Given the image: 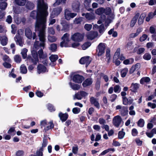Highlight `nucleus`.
<instances>
[{"instance_id":"nucleus-1","label":"nucleus","mask_w":156,"mask_h":156,"mask_svg":"<svg viewBox=\"0 0 156 156\" xmlns=\"http://www.w3.org/2000/svg\"><path fill=\"white\" fill-rule=\"evenodd\" d=\"M44 2V0H37V12L33 11L30 14V16L33 19L37 17L35 25L36 31L46 28L48 7Z\"/></svg>"},{"instance_id":"nucleus-2","label":"nucleus","mask_w":156,"mask_h":156,"mask_svg":"<svg viewBox=\"0 0 156 156\" xmlns=\"http://www.w3.org/2000/svg\"><path fill=\"white\" fill-rule=\"evenodd\" d=\"M45 30V29H40L38 30L39 31L38 36L41 42H39V41H36L34 43L32 50H34L36 51L39 49L40 47H42L43 48H44L45 46V42L46 41Z\"/></svg>"},{"instance_id":"nucleus-3","label":"nucleus","mask_w":156,"mask_h":156,"mask_svg":"<svg viewBox=\"0 0 156 156\" xmlns=\"http://www.w3.org/2000/svg\"><path fill=\"white\" fill-rule=\"evenodd\" d=\"M31 53L32 56H28L27 57V60L31 61L34 64L36 65L39 60L37 52L34 50H31Z\"/></svg>"},{"instance_id":"nucleus-4","label":"nucleus","mask_w":156,"mask_h":156,"mask_svg":"<svg viewBox=\"0 0 156 156\" xmlns=\"http://www.w3.org/2000/svg\"><path fill=\"white\" fill-rule=\"evenodd\" d=\"M18 35H16L14 37V40L16 43V44H19L21 46H23V42L20 36V35H22L23 34V31L22 30L20 29L18 30Z\"/></svg>"},{"instance_id":"nucleus-5","label":"nucleus","mask_w":156,"mask_h":156,"mask_svg":"<svg viewBox=\"0 0 156 156\" xmlns=\"http://www.w3.org/2000/svg\"><path fill=\"white\" fill-rule=\"evenodd\" d=\"M84 36V34H83L76 33L71 36V38L74 41L80 42L83 40Z\"/></svg>"},{"instance_id":"nucleus-6","label":"nucleus","mask_w":156,"mask_h":156,"mask_svg":"<svg viewBox=\"0 0 156 156\" xmlns=\"http://www.w3.org/2000/svg\"><path fill=\"white\" fill-rule=\"evenodd\" d=\"M69 34L66 33L64 34L62 37V41L60 43V46L62 47H67V43L69 41Z\"/></svg>"},{"instance_id":"nucleus-7","label":"nucleus","mask_w":156,"mask_h":156,"mask_svg":"<svg viewBox=\"0 0 156 156\" xmlns=\"http://www.w3.org/2000/svg\"><path fill=\"white\" fill-rule=\"evenodd\" d=\"M105 47V44L104 43H101L99 44L97 48L98 56H101L104 53Z\"/></svg>"},{"instance_id":"nucleus-8","label":"nucleus","mask_w":156,"mask_h":156,"mask_svg":"<svg viewBox=\"0 0 156 156\" xmlns=\"http://www.w3.org/2000/svg\"><path fill=\"white\" fill-rule=\"evenodd\" d=\"M25 35L26 37L29 39H31L32 37L33 39H34L36 37L35 33H32L31 30L29 28H26L25 30Z\"/></svg>"},{"instance_id":"nucleus-9","label":"nucleus","mask_w":156,"mask_h":156,"mask_svg":"<svg viewBox=\"0 0 156 156\" xmlns=\"http://www.w3.org/2000/svg\"><path fill=\"white\" fill-rule=\"evenodd\" d=\"M77 16V13H72L68 9H66L65 11V17L67 20H69Z\"/></svg>"},{"instance_id":"nucleus-10","label":"nucleus","mask_w":156,"mask_h":156,"mask_svg":"<svg viewBox=\"0 0 156 156\" xmlns=\"http://www.w3.org/2000/svg\"><path fill=\"white\" fill-rule=\"evenodd\" d=\"M91 61V59L90 57L87 56L82 58L80 60V62L82 64H86V66L87 67L90 64Z\"/></svg>"},{"instance_id":"nucleus-11","label":"nucleus","mask_w":156,"mask_h":156,"mask_svg":"<svg viewBox=\"0 0 156 156\" xmlns=\"http://www.w3.org/2000/svg\"><path fill=\"white\" fill-rule=\"evenodd\" d=\"M88 93L83 91H81L76 94L74 97V99L76 98L78 100H81L83 97L87 96Z\"/></svg>"},{"instance_id":"nucleus-12","label":"nucleus","mask_w":156,"mask_h":156,"mask_svg":"<svg viewBox=\"0 0 156 156\" xmlns=\"http://www.w3.org/2000/svg\"><path fill=\"white\" fill-rule=\"evenodd\" d=\"M113 123L116 127H118L122 121L121 117L119 115H117L114 117L113 119Z\"/></svg>"},{"instance_id":"nucleus-13","label":"nucleus","mask_w":156,"mask_h":156,"mask_svg":"<svg viewBox=\"0 0 156 156\" xmlns=\"http://www.w3.org/2000/svg\"><path fill=\"white\" fill-rule=\"evenodd\" d=\"M47 144V141L46 139H44L41 147L40 148L39 150L37 152V156H42L43 148L46 146Z\"/></svg>"},{"instance_id":"nucleus-14","label":"nucleus","mask_w":156,"mask_h":156,"mask_svg":"<svg viewBox=\"0 0 156 156\" xmlns=\"http://www.w3.org/2000/svg\"><path fill=\"white\" fill-rule=\"evenodd\" d=\"M84 80V77L81 76L77 74L74 75L73 77V81L76 83H81Z\"/></svg>"},{"instance_id":"nucleus-15","label":"nucleus","mask_w":156,"mask_h":156,"mask_svg":"<svg viewBox=\"0 0 156 156\" xmlns=\"http://www.w3.org/2000/svg\"><path fill=\"white\" fill-rule=\"evenodd\" d=\"M84 15H85L86 19L88 20H94L95 18L94 13L93 12H87L85 14H82V16H84Z\"/></svg>"},{"instance_id":"nucleus-16","label":"nucleus","mask_w":156,"mask_h":156,"mask_svg":"<svg viewBox=\"0 0 156 156\" xmlns=\"http://www.w3.org/2000/svg\"><path fill=\"white\" fill-rule=\"evenodd\" d=\"M98 36V33L97 32L92 31L87 35V37L88 39L90 40H93Z\"/></svg>"},{"instance_id":"nucleus-17","label":"nucleus","mask_w":156,"mask_h":156,"mask_svg":"<svg viewBox=\"0 0 156 156\" xmlns=\"http://www.w3.org/2000/svg\"><path fill=\"white\" fill-rule=\"evenodd\" d=\"M62 9L61 7L55 8L53 9L51 15L54 17L58 16L62 11Z\"/></svg>"},{"instance_id":"nucleus-18","label":"nucleus","mask_w":156,"mask_h":156,"mask_svg":"<svg viewBox=\"0 0 156 156\" xmlns=\"http://www.w3.org/2000/svg\"><path fill=\"white\" fill-rule=\"evenodd\" d=\"M90 102L91 104L93 105L97 108H99L100 107V104L98 102V99H97L94 97H91L90 99Z\"/></svg>"},{"instance_id":"nucleus-19","label":"nucleus","mask_w":156,"mask_h":156,"mask_svg":"<svg viewBox=\"0 0 156 156\" xmlns=\"http://www.w3.org/2000/svg\"><path fill=\"white\" fill-rule=\"evenodd\" d=\"M46 67L42 65H39L37 67V72L39 74L47 72Z\"/></svg>"},{"instance_id":"nucleus-20","label":"nucleus","mask_w":156,"mask_h":156,"mask_svg":"<svg viewBox=\"0 0 156 156\" xmlns=\"http://www.w3.org/2000/svg\"><path fill=\"white\" fill-rule=\"evenodd\" d=\"M140 85L138 83H132L130 87V90L132 92H136L139 88Z\"/></svg>"},{"instance_id":"nucleus-21","label":"nucleus","mask_w":156,"mask_h":156,"mask_svg":"<svg viewBox=\"0 0 156 156\" xmlns=\"http://www.w3.org/2000/svg\"><path fill=\"white\" fill-rule=\"evenodd\" d=\"M139 15L140 14L138 13H137L136 14L135 16L133 18L131 21L130 23V27H133L135 25Z\"/></svg>"},{"instance_id":"nucleus-22","label":"nucleus","mask_w":156,"mask_h":156,"mask_svg":"<svg viewBox=\"0 0 156 156\" xmlns=\"http://www.w3.org/2000/svg\"><path fill=\"white\" fill-rule=\"evenodd\" d=\"M140 64L139 63H137L135 65H133L129 70V73H133L135 70H138L140 68Z\"/></svg>"},{"instance_id":"nucleus-23","label":"nucleus","mask_w":156,"mask_h":156,"mask_svg":"<svg viewBox=\"0 0 156 156\" xmlns=\"http://www.w3.org/2000/svg\"><path fill=\"white\" fill-rule=\"evenodd\" d=\"M58 57L57 55H52L49 57V59L52 62H53L52 63L50 64V65L51 66H54L55 65V64L54 63L55 62L58 58Z\"/></svg>"},{"instance_id":"nucleus-24","label":"nucleus","mask_w":156,"mask_h":156,"mask_svg":"<svg viewBox=\"0 0 156 156\" xmlns=\"http://www.w3.org/2000/svg\"><path fill=\"white\" fill-rule=\"evenodd\" d=\"M80 5V2L78 1H75L73 3L72 6L74 11H78L79 10Z\"/></svg>"},{"instance_id":"nucleus-25","label":"nucleus","mask_w":156,"mask_h":156,"mask_svg":"<svg viewBox=\"0 0 156 156\" xmlns=\"http://www.w3.org/2000/svg\"><path fill=\"white\" fill-rule=\"evenodd\" d=\"M59 116L62 121L64 122L66 121L67 119L68 115L67 114H63L61 112L59 114Z\"/></svg>"},{"instance_id":"nucleus-26","label":"nucleus","mask_w":156,"mask_h":156,"mask_svg":"<svg viewBox=\"0 0 156 156\" xmlns=\"http://www.w3.org/2000/svg\"><path fill=\"white\" fill-rule=\"evenodd\" d=\"M38 54L40 58H44L47 56V54L44 53L43 50L41 49L38 51Z\"/></svg>"},{"instance_id":"nucleus-27","label":"nucleus","mask_w":156,"mask_h":156,"mask_svg":"<svg viewBox=\"0 0 156 156\" xmlns=\"http://www.w3.org/2000/svg\"><path fill=\"white\" fill-rule=\"evenodd\" d=\"M146 16V14L144 13H143L140 15L138 21V23L139 25L143 24Z\"/></svg>"},{"instance_id":"nucleus-28","label":"nucleus","mask_w":156,"mask_h":156,"mask_svg":"<svg viewBox=\"0 0 156 156\" xmlns=\"http://www.w3.org/2000/svg\"><path fill=\"white\" fill-rule=\"evenodd\" d=\"M92 83L91 80L90 79H87L83 83L82 85L84 87H85L90 85Z\"/></svg>"},{"instance_id":"nucleus-29","label":"nucleus","mask_w":156,"mask_h":156,"mask_svg":"<svg viewBox=\"0 0 156 156\" xmlns=\"http://www.w3.org/2000/svg\"><path fill=\"white\" fill-rule=\"evenodd\" d=\"M15 3L20 6L24 5L26 2V0H15Z\"/></svg>"},{"instance_id":"nucleus-30","label":"nucleus","mask_w":156,"mask_h":156,"mask_svg":"<svg viewBox=\"0 0 156 156\" xmlns=\"http://www.w3.org/2000/svg\"><path fill=\"white\" fill-rule=\"evenodd\" d=\"M133 41H129L126 45V48L128 50H132L134 48V46L133 45Z\"/></svg>"},{"instance_id":"nucleus-31","label":"nucleus","mask_w":156,"mask_h":156,"mask_svg":"<svg viewBox=\"0 0 156 156\" xmlns=\"http://www.w3.org/2000/svg\"><path fill=\"white\" fill-rule=\"evenodd\" d=\"M150 81V78L147 77H144L142 78L140 81V83L141 84H144V83H147Z\"/></svg>"},{"instance_id":"nucleus-32","label":"nucleus","mask_w":156,"mask_h":156,"mask_svg":"<svg viewBox=\"0 0 156 156\" xmlns=\"http://www.w3.org/2000/svg\"><path fill=\"white\" fill-rule=\"evenodd\" d=\"M120 48H118L117 49L113 57V61L118 59L119 56H120Z\"/></svg>"},{"instance_id":"nucleus-33","label":"nucleus","mask_w":156,"mask_h":156,"mask_svg":"<svg viewBox=\"0 0 156 156\" xmlns=\"http://www.w3.org/2000/svg\"><path fill=\"white\" fill-rule=\"evenodd\" d=\"M71 87L74 90H77L80 88V86L77 84H72L71 82L69 83Z\"/></svg>"},{"instance_id":"nucleus-34","label":"nucleus","mask_w":156,"mask_h":156,"mask_svg":"<svg viewBox=\"0 0 156 156\" xmlns=\"http://www.w3.org/2000/svg\"><path fill=\"white\" fill-rule=\"evenodd\" d=\"M27 51L28 50L26 48H24L22 50L21 54L23 59H25L27 58Z\"/></svg>"},{"instance_id":"nucleus-35","label":"nucleus","mask_w":156,"mask_h":156,"mask_svg":"<svg viewBox=\"0 0 156 156\" xmlns=\"http://www.w3.org/2000/svg\"><path fill=\"white\" fill-rule=\"evenodd\" d=\"M119 111L121 115L123 116H125L128 114V110L127 108L125 107H123L121 110H119Z\"/></svg>"},{"instance_id":"nucleus-36","label":"nucleus","mask_w":156,"mask_h":156,"mask_svg":"<svg viewBox=\"0 0 156 156\" xmlns=\"http://www.w3.org/2000/svg\"><path fill=\"white\" fill-rule=\"evenodd\" d=\"M105 9L103 8H100L97 9L95 11V13L99 15H101L104 13Z\"/></svg>"},{"instance_id":"nucleus-37","label":"nucleus","mask_w":156,"mask_h":156,"mask_svg":"<svg viewBox=\"0 0 156 156\" xmlns=\"http://www.w3.org/2000/svg\"><path fill=\"white\" fill-rule=\"evenodd\" d=\"M54 125L52 121L50 122L46 125L45 128V129L48 130L54 128Z\"/></svg>"},{"instance_id":"nucleus-38","label":"nucleus","mask_w":156,"mask_h":156,"mask_svg":"<svg viewBox=\"0 0 156 156\" xmlns=\"http://www.w3.org/2000/svg\"><path fill=\"white\" fill-rule=\"evenodd\" d=\"M57 48V44L54 43L50 44V46L49 47V49L53 52L56 51Z\"/></svg>"},{"instance_id":"nucleus-39","label":"nucleus","mask_w":156,"mask_h":156,"mask_svg":"<svg viewBox=\"0 0 156 156\" xmlns=\"http://www.w3.org/2000/svg\"><path fill=\"white\" fill-rule=\"evenodd\" d=\"M134 59L132 58L127 59L123 61V63L125 65L131 64L133 63Z\"/></svg>"},{"instance_id":"nucleus-40","label":"nucleus","mask_w":156,"mask_h":156,"mask_svg":"<svg viewBox=\"0 0 156 156\" xmlns=\"http://www.w3.org/2000/svg\"><path fill=\"white\" fill-rule=\"evenodd\" d=\"M48 41L50 42H54L56 41L57 39L54 36H51L48 35Z\"/></svg>"},{"instance_id":"nucleus-41","label":"nucleus","mask_w":156,"mask_h":156,"mask_svg":"<svg viewBox=\"0 0 156 156\" xmlns=\"http://www.w3.org/2000/svg\"><path fill=\"white\" fill-rule=\"evenodd\" d=\"M20 70L21 72L23 74H25L27 72V68L24 64H23L21 66Z\"/></svg>"},{"instance_id":"nucleus-42","label":"nucleus","mask_w":156,"mask_h":156,"mask_svg":"<svg viewBox=\"0 0 156 156\" xmlns=\"http://www.w3.org/2000/svg\"><path fill=\"white\" fill-rule=\"evenodd\" d=\"M8 42V39L7 37L5 36L3 37L2 39L1 43L3 46H5L7 44Z\"/></svg>"},{"instance_id":"nucleus-43","label":"nucleus","mask_w":156,"mask_h":156,"mask_svg":"<svg viewBox=\"0 0 156 156\" xmlns=\"http://www.w3.org/2000/svg\"><path fill=\"white\" fill-rule=\"evenodd\" d=\"M121 88L118 85H115L114 88V90L115 93H119L121 91Z\"/></svg>"},{"instance_id":"nucleus-44","label":"nucleus","mask_w":156,"mask_h":156,"mask_svg":"<svg viewBox=\"0 0 156 156\" xmlns=\"http://www.w3.org/2000/svg\"><path fill=\"white\" fill-rule=\"evenodd\" d=\"M55 17L53 16H52V15H51L50 17L49 20V25H52L54 24L56 22L55 19H53Z\"/></svg>"},{"instance_id":"nucleus-45","label":"nucleus","mask_w":156,"mask_h":156,"mask_svg":"<svg viewBox=\"0 0 156 156\" xmlns=\"http://www.w3.org/2000/svg\"><path fill=\"white\" fill-rule=\"evenodd\" d=\"M128 69L127 68H125L123 69L121 72V75L122 77H125L127 73H128Z\"/></svg>"},{"instance_id":"nucleus-46","label":"nucleus","mask_w":156,"mask_h":156,"mask_svg":"<svg viewBox=\"0 0 156 156\" xmlns=\"http://www.w3.org/2000/svg\"><path fill=\"white\" fill-rule=\"evenodd\" d=\"M26 6L29 9H32L34 7V5L33 3L28 1L27 2Z\"/></svg>"},{"instance_id":"nucleus-47","label":"nucleus","mask_w":156,"mask_h":156,"mask_svg":"<svg viewBox=\"0 0 156 156\" xmlns=\"http://www.w3.org/2000/svg\"><path fill=\"white\" fill-rule=\"evenodd\" d=\"M14 59L15 62L20 63L21 61V58L20 56L19 55H15L14 57Z\"/></svg>"},{"instance_id":"nucleus-48","label":"nucleus","mask_w":156,"mask_h":156,"mask_svg":"<svg viewBox=\"0 0 156 156\" xmlns=\"http://www.w3.org/2000/svg\"><path fill=\"white\" fill-rule=\"evenodd\" d=\"M144 124V121L143 119H139L137 122V125L140 127H143Z\"/></svg>"},{"instance_id":"nucleus-49","label":"nucleus","mask_w":156,"mask_h":156,"mask_svg":"<svg viewBox=\"0 0 156 156\" xmlns=\"http://www.w3.org/2000/svg\"><path fill=\"white\" fill-rule=\"evenodd\" d=\"M83 19V18L82 17L75 18L74 20V23L76 24H80L82 21Z\"/></svg>"},{"instance_id":"nucleus-50","label":"nucleus","mask_w":156,"mask_h":156,"mask_svg":"<svg viewBox=\"0 0 156 156\" xmlns=\"http://www.w3.org/2000/svg\"><path fill=\"white\" fill-rule=\"evenodd\" d=\"M150 32L152 34L156 33V25H154L151 26L150 28Z\"/></svg>"},{"instance_id":"nucleus-51","label":"nucleus","mask_w":156,"mask_h":156,"mask_svg":"<svg viewBox=\"0 0 156 156\" xmlns=\"http://www.w3.org/2000/svg\"><path fill=\"white\" fill-rule=\"evenodd\" d=\"M0 8L2 9H5L7 6V3L5 2H0Z\"/></svg>"},{"instance_id":"nucleus-52","label":"nucleus","mask_w":156,"mask_h":156,"mask_svg":"<svg viewBox=\"0 0 156 156\" xmlns=\"http://www.w3.org/2000/svg\"><path fill=\"white\" fill-rule=\"evenodd\" d=\"M106 59L107 60L108 62H109V60L110 59V50L109 49H107L106 50Z\"/></svg>"},{"instance_id":"nucleus-53","label":"nucleus","mask_w":156,"mask_h":156,"mask_svg":"<svg viewBox=\"0 0 156 156\" xmlns=\"http://www.w3.org/2000/svg\"><path fill=\"white\" fill-rule=\"evenodd\" d=\"M91 45L90 43L87 42L84 44L82 46L83 50H85Z\"/></svg>"},{"instance_id":"nucleus-54","label":"nucleus","mask_w":156,"mask_h":156,"mask_svg":"<svg viewBox=\"0 0 156 156\" xmlns=\"http://www.w3.org/2000/svg\"><path fill=\"white\" fill-rule=\"evenodd\" d=\"M151 55L148 53H145L143 56L144 59L146 60H150L151 59Z\"/></svg>"},{"instance_id":"nucleus-55","label":"nucleus","mask_w":156,"mask_h":156,"mask_svg":"<svg viewBox=\"0 0 156 156\" xmlns=\"http://www.w3.org/2000/svg\"><path fill=\"white\" fill-rule=\"evenodd\" d=\"M2 59L5 62H10L11 59L9 57L6 55H4L2 57Z\"/></svg>"},{"instance_id":"nucleus-56","label":"nucleus","mask_w":156,"mask_h":156,"mask_svg":"<svg viewBox=\"0 0 156 156\" xmlns=\"http://www.w3.org/2000/svg\"><path fill=\"white\" fill-rule=\"evenodd\" d=\"M80 111V109L79 108L75 107L73 108L72 109V112L74 114H78Z\"/></svg>"},{"instance_id":"nucleus-57","label":"nucleus","mask_w":156,"mask_h":156,"mask_svg":"<svg viewBox=\"0 0 156 156\" xmlns=\"http://www.w3.org/2000/svg\"><path fill=\"white\" fill-rule=\"evenodd\" d=\"M105 30V27L103 24L101 25L99 27V32L100 33L102 34Z\"/></svg>"},{"instance_id":"nucleus-58","label":"nucleus","mask_w":156,"mask_h":156,"mask_svg":"<svg viewBox=\"0 0 156 156\" xmlns=\"http://www.w3.org/2000/svg\"><path fill=\"white\" fill-rule=\"evenodd\" d=\"M92 25L91 24H86L85 25L84 28L87 30L90 31L92 28Z\"/></svg>"},{"instance_id":"nucleus-59","label":"nucleus","mask_w":156,"mask_h":156,"mask_svg":"<svg viewBox=\"0 0 156 156\" xmlns=\"http://www.w3.org/2000/svg\"><path fill=\"white\" fill-rule=\"evenodd\" d=\"M147 35L146 34H143L140 38V41L141 42L145 41L147 38Z\"/></svg>"},{"instance_id":"nucleus-60","label":"nucleus","mask_w":156,"mask_h":156,"mask_svg":"<svg viewBox=\"0 0 156 156\" xmlns=\"http://www.w3.org/2000/svg\"><path fill=\"white\" fill-rule=\"evenodd\" d=\"M48 32L50 34H54L55 33L54 30L51 27H48Z\"/></svg>"},{"instance_id":"nucleus-61","label":"nucleus","mask_w":156,"mask_h":156,"mask_svg":"<svg viewBox=\"0 0 156 156\" xmlns=\"http://www.w3.org/2000/svg\"><path fill=\"white\" fill-rule=\"evenodd\" d=\"M105 10L104 13L106 15H109L111 13V10L110 8H106L105 9Z\"/></svg>"},{"instance_id":"nucleus-62","label":"nucleus","mask_w":156,"mask_h":156,"mask_svg":"<svg viewBox=\"0 0 156 156\" xmlns=\"http://www.w3.org/2000/svg\"><path fill=\"white\" fill-rule=\"evenodd\" d=\"M125 135V132L122 131H119L118 133L119 138L120 139H122Z\"/></svg>"},{"instance_id":"nucleus-63","label":"nucleus","mask_w":156,"mask_h":156,"mask_svg":"<svg viewBox=\"0 0 156 156\" xmlns=\"http://www.w3.org/2000/svg\"><path fill=\"white\" fill-rule=\"evenodd\" d=\"M78 148L77 146L73 147H72V152L74 154H76L78 151Z\"/></svg>"},{"instance_id":"nucleus-64","label":"nucleus","mask_w":156,"mask_h":156,"mask_svg":"<svg viewBox=\"0 0 156 156\" xmlns=\"http://www.w3.org/2000/svg\"><path fill=\"white\" fill-rule=\"evenodd\" d=\"M12 29L11 33L13 34H15L16 30V28L15 25L12 24L11 26Z\"/></svg>"}]
</instances>
